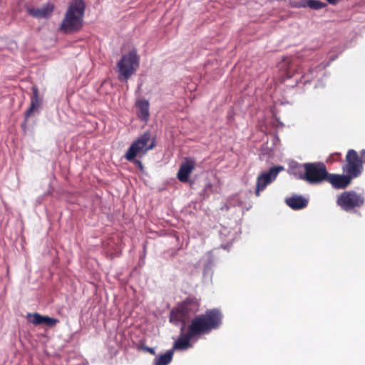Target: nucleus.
I'll return each mask as SVG.
<instances>
[{"mask_svg": "<svg viewBox=\"0 0 365 365\" xmlns=\"http://www.w3.org/2000/svg\"><path fill=\"white\" fill-rule=\"evenodd\" d=\"M203 262V277L212 279L213 275L214 259L211 252H208L206 255L201 259Z\"/></svg>", "mask_w": 365, "mask_h": 365, "instance_id": "15", "label": "nucleus"}, {"mask_svg": "<svg viewBox=\"0 0 365 365\" xmlns=\"http://www.w3.org/2000/svg\"><path fill=\"white\" fill-rule=\"evenodd\" d=\"M330 4L336 5L340 0H327Z\"/></svg>", "mask_w": 365, "mask_h": 365, "instance_id": "26", "label": "nucleus"}, {"mask_svg": "<svg viewBox=\"0 0 365 365\" xmlns=\"http://www.w3.org/2000/svg\"><path fill=\"white\" fill-rule=\"evenodd\" d=\"M222 320V314L217 309H208L205 314L197 315L191 321L187 333L185 332V326L183 324L179 326L180 335L170 349L174 353L175 350L185 351L192 347L191 340L193 337L208 334L212 330L218 329Z\"/></svg>", "mask_w": 365, "mask_h": 365, "instance_id": "1", "label": "nucleus"}, {"mask_svg": "<svg viewBox=\"0 0 365 365\" xmlns=\"http://www.w3.org/2000/svg\"><path fill=\"white\" fill-rule=\"evenodd\" d=\"M32 96L31 98V104L29 108L26 110L24 114V120L21 123V127L26 128L28 119L32 115L33 112L38 109L41 106V101L38 95V89L37 86H32Z\"/></svg>", "mask_w": 365, "mask_h": 365, "instance_id": "11", "label": "nucleus"}, {"mask_svg": "<svg viewBox=\"0 0 365 365\" xmlns=\"http://www.w3.org/2000/svg\"><path fill=\"white\" fill-rule=\"evenodd\" d=\"M334 189H345L351 182V180L344 173L332 174L329 173L327 180Z\"/></svg>", "mask_w": 365, "mask_h": 365, "instance_id": "12", "label": "nucleus"}, {"mask_svg": "<svg viewBox=\"0 0 365 365\" xmlns=\"http://www.w3.org/2000/svg\"><path fill=\"white\" fill-rule=\"evenodd\" d=\"M173 352L171 349L168 350L165 354L156 356L153 361V365H168L169 364L173 356Z\"/></svg>", "mask_w": 365, "mask_h": 365, "instance_id": "18", "label": "nucleus"}, {"mask_svg": "<svg viewBox=\"0 0 365 365\" xmlns=\"http://www.w3.org/2000/svg\"><path fill=\"white\" fill-rule=\"evenodd\" d=\"M143 350H145V351L149 352L150 354H151L153 355H155V349L153 347L145 346V347L143 348Z\"/></svg>", "mask_w": 365, "mask_h": 365, "instance_id": "25", "label": "nucleus"}, {"mask_svg": "<svg viewBox=\"0 0 365 365\" xmlns=\"http://www.w3.org/2000/svg\"><path fill=\"white\" fill-rule=\"evenodd\" d=\"M86 10L84 0H71L60 26V30L64 34H73L83 26Z\"/></svg>", "mask_w": 365, "mask_h": 365, "instance_id": "2", "label": "nucleus"}, {"mask_svg": "<svg viewBox=\"0 0 365 365\" xmlns=\"http://www.w3.org/2000/svg\"><path fill=\"white\" fill-rule=\"evenodd\" d=\"M365 153V150H361V154H364Z\"/></svg>", "mask_w": 365, "mask_h": 365, "instance_id": "29", "label": "nucleus"}, {"mask_svg": "<svg viewBox=\"0 0 365 365\" xmlns=\"http://www.w3.org/2000/svg\"><path fill=\"white\" fill-rule=\"evenodd\" d=\"M343 173L351 180L359 177L363 171V163L357 152L354 149L348 150L346 163L342 166Z\"/></svg>", "mask_w": 365, "mask_h": 365, "instance_id": "7", "label": "nucleus"}, {"mask_svg": "<svg viewBox=\"0 0 365 365\" xmlns=\"http://www.w3.org/2000/svg\"><path fill=\"white\" fill-rule=\"evenodd\" d=\"M319 86H323L321 81H319L318 83L315 86V87H319Z\"/></svg>", "mask_w": 365, "mask_h": 365, "instance_id": "28", "label": "nucleus"}, {"mask_svg": "<svg viewBox=\"0 0 365 365\" xmlns=\"http://www.w3.org/2000/svg\"><path fill=\"white\" fill-rule=\"evenodd\" d=\"M58 322V320L57 319L51 318L49 317H44L43 323L46 324L48 327H53L56 325Z\"/></svg>", "mask_w": 365, "mask_h": 365, "instance_id": "24", "label": "nucleus"}, {"mask_svg": "<svg viewBox=\"0 0 365 365\" xmlns=\"http://www.w3.org/2000/svg\"><path fill=\"white\" fill-rule=\"evenodd\" d=\"M150 139V133L149 132L144 133L137 140L131 144L125 155V158L128 161L133 162L141 172H143V165L140 160L135 159V158L139 153L142 152L143 153H145L148 150L154 148L155 140L148 145Z\"/></svg>", "mask_w": 365, "mask_h": 365, "instance_id": "4", "label": "nucleus"}, {"mask_svg": "<svg viewBox=\"0 0 365 365\" xmlns=\"http://www.w3.org/2000/svg\"><path fill=\"white\" fill-rule=\"evenodd\" d=\"M195 163L191 158H185L182 163L180 165V169L178 173V178L180 182H187L190 174L195 168Z\"/></svg>", "mask_w": 365, "mask_h": 365, "instance_id": "13", "label": "nucleus"}, {"mask_svg": "<svg viewBox=\"0 0 365 365\" xmlns=\"http://www.w3.org/2000/svg\"><path fill=\"white\" fill-rule=\"evenodd\" d=\"M304 166L306 169L304 181L311 185H319L327 180L329 173L324 163H306Z\"/></svg>", "mask_w": 365, "mask_h": 365, "instance_id": "6", "label": "nucleus"}, {"mask_svg": "<svg viewBox=\"0 0 365 365\" xmlns=\"http://www.w3.org/2000/svg\"><path fill=\"white\" fill-rule=\"evenodd\" d=\"M138 108L137 115L139 119L147 122L150 116V104L148 100H140L136 102Z\"/></svg>", "mask_w": 365, "mask_h": 365, "instance_id": "16", "label": "nucleus"}, {"mask_svg": "<svg viewBox=\"0 0 365 365\" xmlns=\"http://www.w3.org/2000/svg\"><path fill=\"white\" fill-rule=\"evenodd\" d=\"M336 203L342 210L349 212L361 207L364 203V198L362 195L355 191H345L338 197Z\"/></svg>", "mask_w": 365, "mask_h": 365, "instance_id": "8", "label": "nucleus"}, {"mask_svg": "<svg viewBox=\"0 0 365 365\" xmlns=\"http://www.w3.org/2000/svg\"><path fill=\"white\" fill-rule=\"evenodd\" d=\"M307 6L312 9L318 10L325 7L327 4L319 0H309Z\"/></svg>", "mask_w": 365, "mask_h": 365, "instance_id": "22", "label": "nucleus"}, {"mask_svg": "<svg viewBox=\"0 0 365 365\" xmlns=\"http://www.w3.org/2000/svg\"><path fill=\"white\" fill-rule=\"evenodd\" d=\"M220 237L222 242H232L234 240V235L228 227L222 226L219 230Z\"/></svg>", "mask_w": 365, "mask_h": 365, "instance_id": "20", "label": "nucleus"}, {"mask_svg": "<svg viewBox=\"0 0 365 365\" xmlns=\"http://www.w3.org/2000/svg\"><path fill=\"white\" fill-rule=\"evenodd\" d=\"M305 163H294L289 168V173L293 175L296 179L304 180L306 175Z\"/></svg>", "mask_w": 365, "mask_h": 365, "instance_id": "17", "label": "nucleus"}, {"mask_svg": "<svg viewBox=\"0 0 365 365\" xmlns=\"http://www.w3.org/2000/svg\"><path fill=\"white\" fill-rule=\"evenodd\" d=\"M43 316H41L38 313H35L33 314L31 322L35 325H39L43 323Z\"/></svg>", "mask_w": 365, "mask_h": 365, "instance_id": "23", "label": "nucleus"}, {"mask_svg": "<svg viewBox=\"0 0 365 365\" xmlns=\"http://www.w3.org/2000/svg\"><path fill=\"white\" fill-rule=\"evenodd\" d=\"M286 204L294 210H299L305 208L309 202L308 199L302 195H293L285 200Z\"/></svg>", "mask_w": 365, "mask_h": 365, "instance_id": "14", "label": "nucleus"}, {"mask_svg": "<svg viewBox=\"0 0 365 365\" xmlns=\"http://www.w3.org/2000/svg\"><path fill=\"white\" fill-rule=\"evenodd\" d=\"M329 63L327 65H318L314 68L309 69V72L303 76V78L304 79V83H307V82L310 81L311 78H314L317 76V73L319 71H322L327 66H328Z\"/></svg>", "mask_w": 365, "mask_h": 365, "instance_id": "19", "label": "nucleus"}, {"mask_svg": "<svg viewBox=\"0 0 365 365\" xmlns=\"http://www.w3.org/2000/svg\"><path fill=\"white\" fill-rule=\"evenodd\" d=\"M213 192V185L211 182H208L205 183L203 189L200 192V196L202 199H206Z\"/></svg>", "mask_w": 365, "mask_h": 365, "instance_id": "21", "label": "nucleus"}, {"mask_svg": "<svg viewBox=\"0 0 365 365\" xmlns=\"http://www.w3.org/2000/svg\"><path fill=\"white\" fill-rule=\"evenodd\" d=\"M139 64L140 57L135 49L123 55L117 63L118 79L120 81H127L138 69Z\"/></svg>", "mask_w": 365, "mask_h": 365, "instance_id": "5", "label": "nucleus"}, {"mask_svg": "<svg viewBox=\"0 0 365 365\" xmlns=\"http://www.w3.org/2000/svg\"><path fill=\"white\" fill-rule=\"evenodd\" d=\"M200 309V302L195 297H188L170 312V322L175 326L185 325Z\"/></svg>", "mask_w": 365, "mask_h": 365, "instance_id": "3", "label": "nucleus"}, {"mask_svg": "<svg viewBox=\"0 0 365 365\" xmlns=\"http://www.w3.org/2000/svg\"><path fill=\"white\" fill-rule=\"evenodd\" d=\"M284 169L283 166L277 165L270 168L267 171L261 173L257 178L256 196H259L260 192L263 191L268 185L274 182L279 172Z\"/></svg>", "mask_w": 365, "mask_h": 365, "instance_id": "9", "label": "nucleus"}, {"mask_svg": "<svg viewBox=\"0 0 365 365\" xmlns=\"http://www.w3.org/2000/svg\"><path fill=\"white\" fill-rule=\"evenodd\" d=\"M220 247H221L222 248H223V249H227V247H228V245H225V244H224V243H222V244H221V245H220Z\"/></svg>", "mask_w": 365, "mask_h": 365, "instance_id": "27", "label": "nucleus"}, {"mask_svg": "<svg viewBox=\"0 0 365 365\" xmlns=\"http://www.w3.org/2000/svg\"><path fill=\"white\" fill-rule=\"evenodd\" d=\"M27 13L36 19H48L51 15L54 10V4L51 2H48L43 5L41 7L28 6L26 8Z\"/></svg>", "mask_w": 365, "mask_h": 365, "instance_id": "10", "label": "nucleus"}]
</instances>
